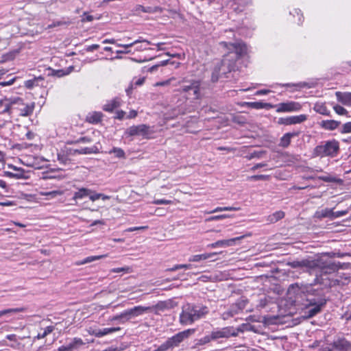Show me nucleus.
I'll return each instance as SVG.
<instances>
[{
    "instance_id": "nucleus-1",
    "label": "nucleus",
    "mask_w": 351,
    "mask_h": 351,
    "mask_svg": "<svg viewBox=\"0 0 351 351\" xmlns=\"http://www.w3.org/2000/svg\"><path fill=\"white\" fill-rule=\"evenodd\" d=\"M219 45L228 50V53L223 56L221 60V65L226 67L228 72H230L234 70L237 61L247 55V47L241 40L235 43L221 41Z\"/></svg>"
},
{
    "instance_id": "nucleus-2",
    "label": "nucleus",
    "mask_w": 351,
    "mask_h": 351,
    "mask_svg": "<svg viewBox=\"0 0 351 351\" xmlns=\"http://www.w3.org/2000/svg\"><path fill=\"white\" fill-rule=\"evenodd\" d=\"M208 313L209 310L206 306L187 303L182 308L179 317L180 324L182 326L192 324L205 317Z\"/></svg>"
},
{
    "instance_id": "nucleus-3",
    "label": "nucleus",
    "mask_w": 351,
    "mask_h": 351,
    "mask_svg": "<svg viewBox=\"0 0 351 351\" xmlns=\"http://www.w3.org/2000/svg\"><path fill=\"white\" fill-rule=\"evenodd\" d=\"M339 152V143L335 140L325 141L324 143L317 145L313 151L314 157H335Z\"/></svg>"
},
{
    "instance_id": "nucleus-4",
    "label": "nucleus",
    "mask_w": 351,
    "mask_h": 351,
    "mask_svg": "<svg viewBox=\"0 0 351 351\" xmlns=\"http://www.w3.org/2000/svg\"><path fill=\"white\" fill-rule=\"evenodd\" d=\"M14 116V106L12 98L3 97L0 99V129L12 123Z\"/></svg>"
},
{
    "instance_id": "nucleus-5",
    "label": "nucleus",
    "mask_w": 351,
    "mask_h": 351,
    "mask_svg": "<svg viewBox=\"0 0 351 351\" xmlns=\"http://www.w3.org/2000/svg\"><path fill=\"white\" fill-rule=\"evenodd\" d=\"M93 152V149L89 147L76 149L65 146L58 153V160L60 164L67 165L72 163L73 157L76 154H88Z\"/></svg>"
},
{
    "instance_id": "nucleus-6",
    "label": "nucleus",
    "mask_w": 351,
    "mask_h": 351,
    "mask_svg": "<svg viewBox=\"0 0 351 351\" xmlns=\"http://www.w3.org/2000/svg\"><path fill=\"white\" fill-rule=\"evenodd\" d=\"M195 332V328H189L179 332L171 337L168 338L166 341L160 345V350L162 351H167L169 349L178 347L184 340L188 339L191 335L194 334Z\"/></svg>"
},
{
    "instance_id": "nucleus-7",
    "label": "nucleus",
    "mask_w": 351,
    "mask_h": 351,
    "mask_svg": "<svg viewBox=\"0 0 351 351\" xmlns=\"http://www.w3.org/2000/svg\"><path fill=\"white\" fill-rule=\"evenodd\" d=\"M14 114L20 117H28L32 114L35 105L34 103L25 104L23 99L16 97L12 99Z\"/></svg>"
},
{
    "instance_id": "nucleus-8",
    "label": "nucleus",
    "mask_w": 351,
    "mask_h": 351,
    "mask_svg": "<svg viewBox=\"0 0 351 351\" xmlns=\"http://www.w3.org/2000/svg\"><path fill=\"white\" fill-rule=\"evenodd\" d=\"M152 134L151 128L145 124L130 126L125 131V134L128 136H141L147 139L150 138Z\"/></svg>"
},
{
    "instance_id": "nucleus-9",
    "label": "nucleus",
    "mask_w": 351,
    "mask_h": 351,
    "mask_svg": "<svg viewBox=\"0 0 351 351\" xmlns=\"http://www.w3.org/2000/svg\"><path fill=\"white\" fill-rule=\"evenodd\" d=\"M227 7L237 14L246 11L252 5V0H221Z\"/></svg>"
},
{
    "instance_id": "nucleus-10",
    "label": "nucleus",
    "mask_w": 351,
    "mask_h": 351,
    "mask_svg": "<svg viewBox=\"0 0 351 351\" xmlns=\"http://www.w3.org/2000/svg\"><path fill=\"white\" fill-rule=\"evenodd\" d=\"M278 113L297 112L302 109V106L299 102L289 101L274 105Z\"/></svg>"
},
{
    "instance_id": "nucleus-11",
    "label": "nucleus",
    "mask_w": 351,
    "mask_h": 351,
    "mask_svg": "<svg viewBox=\"0 0 351 351\" xmlns=\"http://www.w3.org/2000/svg\"><path fill=\"white\" fill-rule=\"evenodd\" d=\"M189 85L182 86L178 91L180 93H189L190 90H192L194 95V99H199L201 97L200 89H201V82L199 80H191L189 81Z\"/></svg>"
},
{
    "instance_id": "nucleus-12",
    "label": "nucleus",
    "mask_w": 351,
    "mask_h": 351,
    "mask_svg": "<svg viewBox=\"0 0 351 351\" xmlns=\"http://www.w3.org/2000/svg\"><path fill=\"white\" fill-rule=\"evenodd\" d=\"M237 334L234 332L233 326H227L222 328L220 330L211 332V338L213 340H217L221 338H230V337H237Z\"/></svg>"
},
{
    "instance_id": "nucleus-13",
    "label": "nucleus",
    "mask_w": 351,
    "mask_h": 351,
    "mask_svg": "<svg viewBox=\"0 0 351 351\" xmlns=\"http://www.w3.org/2000/svg\"><path fill=\"white\" fill-rule=\"evenodd\" d=\"M322 258H317L315 259H303L301 261L294 262L293 263V267H306L310 270H315L319 269L320 266Z\"/></svg>"
},
{
    "instance_id": "nucleus-14",
    "label": "nucleus",
    "mask_w": 351,
    "mask_h": 351,
    "mask_svg": "<svg viewBox=\"0 0 351 351\" xmlns=\"http://www.w3.org/2000/svg\"><path fill=\"white\" fill-rule=\"evenodd\" d=\"M339 267L335 263L324 260L322 258L320 262V266L318 270L320 272V275L322 274H330L335 272L339 269Z\"/></svg>"
},
{
    "instance_id": "nucleus-15",
    "label": "nucleus",
    "mask_w": 351,
    "mask_h": 351,
    "mask_svg": "<svg viewBox=\"0 0 351 351\" xmlns=\"http://www.w3.org/2000/svg\"><path fill=\"white\" fill-rule=\"evenodd\" d=\"M308 117L306 114H300L296 116H291L287 117H281L278 119V123L280 125H290L301 123L306 121Z\"/></svg>"
},
{
    "instance_id": "nucleus-16",
    "label": "nucleus",
    "mask_w": 351,
    "mask_h": 351,
    "mask_svg": "<svg viewBox=\"0 0 351 351\" xmlns=\"http://www.w3.org/2000/svg\"><path fill=\"white\" fill-rule=\"evenodd\" d=\"M152 309L151 306H136L123 311V315H128V319L132 317H137Z\"/></svg>"
},
{
    "instance_id": "nucleus-17",
    "label": "nucleus",
    "mask_w": 351,
    "mask_h": 351,
    "mask_svg": "<svg viewBox=\"0 0 351 351\" xmlns=\"http://www.w3.org/2000/svg\"><path fill=\"white\" fill-rule=\"evenodd\" d=\"M310 304L313 307L309 309L308 316L311 317L321 311L322 308L326 304V300L324 298L320 299L317 302L315 300H309Z\"/></svg>"
},
{
    "instance_id": "nucleus-18",
    "label": "nucleus",
    "mask_w": 351,
    "mask_h": 351,
    "mask_svg": "<svg viewBox=\"0 0 351 351\" xmlns=\"http://www.w3.org/2000/svg\"><path fill=\"white\" fill-rule=\"evenodd\" d=\"M251 234H248L246 235H243L241 237L230 239H225V240H219L215 243H213L209 245V247L212 248H215L217 247H223V246H230L232 245L236 241L241 240L243 239L245 237L250 236Z\"/></svg>"
},
{
    "instance_id": "nucleus-19",
    "label": "nucleus",
    "mask_w": 351,
    "mask_h": 351,
    "mask_svg": "<svg viewBox=\"0 0 351 351\" xmlns=\"http://www.w3.org/2000/svg\"><path fill=\"white\" fill-rule=\"evenodd\" d=\"M84 341L81 338L75 337L72 341L66 346H61L58 348V351H73L78 347L84 345Z\"/></svg>"
},
{
    "instance_id": "nucleus-20",
    "label": "nucleus",
    "mask_w": 351,
    "mask_h": 351,
    "mask_svg": "<svg viewBox=\"0 0 351 351\" xmlns=\"http://www.w3.org/2000/svg\"><path fill=\"white\" fill-rule=\"evenodd\" d=\"M120 330V327L105 328L103 329L93 330L92 331H89L88 332L90 335H93L96 337H101L105 335L119 331Z\"/></svg>"
},
{
    "instance_id": "nucleus-21",
    "label": "nucleus",
    "mask_w": 351,
    "mask_h": 351,
    "mask_svg": "<svg viewBox=\"0 0 351 351\" xmlns=\"http://www.w3.org/2000/svg\"><path fill=\"white\" fill-rule=\"evenodd\" d=\"M335 96L339 103L346 106H351V92L337 91Z\"/></svg>"
},
{
    "instance_id": "nucleus-22",
    "label": "nucleus",
    "mask_w": 351,
    "mask_h": 351,
    "mask_svg": "<svg viewBox=\"0 0 351 351\" xmlns=\"http://www.w3.org/2000/svg\"><path fill=\"white\" fill-rule=\"evenodd\" d=\"M350 282V276L348 274H343V275L339 276L335 279H332L330 281V285L343 287L348 285Z\"/></svg>"
},
{
    "instance_id": "nucleus-23",
    "label": "nucleus",
    "mask_w": 351,
    "mask_h": 351,
    "mask_svg": "<svg viewBox=\"0 0 351 351\" xmlns=\"http://www.w3.org/2000/svg\"><path fill=\"white\" fill-rule=\"evenodd\" d=\"M300 132L285 133L280 139L279 146L283 148L288 147L291 142V138L299 136Z\"/></svg>"
},
{
    "instance_id": "nucleus-24",
    "label": "nucleus",
    "mask_w": 351,
    "mask_h": 351,
    "mask_svg": "<svg viewBox=\"0 0 351 351\" xmlns=\"http://www.w3.org/2000/svg\"><path fill=\"white\" fill-rule=\"evenodd\" d=\"M103 117L102 112L93 111L86 116L85 121L91 124H98L102 121Z\"/></svg>"
},
{
    "instance_id": "nucleus-25",
    "label": "nucleus",
    "mask_w": 351,
    "mask_h": 351,
    "mask_svg": "<svg viewBox=\"0 0 351 351\" xmlns=\"http://www.w3.org/2000/svg\"><path fill=\"white\" fill-rule=\"evenodd\" d=\"M244 106L253 108V109H267L269 110L274 108V105L270 103H265L262 101H252V102H245Z\"/></svg>"
},
{
    "instance_id": "nucleus-26",
    "label": "nucleus",
    "mask_w": 351,
    "mask_h": 351,
    "mask_svg": "<svg viewBox=\"0 0 351 351\" xmlns=\"http://www.w3.org/2000/svg\"><path fill=\"white\" fill-rule=\"evenodd\" d=\"M121 106V99L118 97L109 100L103 106L102 109L108 112H112Z\"/></svg>"
},
{
    "instance_id": "nucleus-27",
    "label": "nucleus",
    "mask_w": 351,
    "mask_h": 351,
    "mask_svg": "<svg viewBox=\"0 0 351 351\" xmlns=\"http://www.w3.org/2000/svg\"><path fill=\"white\" fill-rule=\"evenodd\" d=\"M341 122L336 120H323L320 123L322 128L326 130H335L339 128Z\"/></svg>"
},
{
    "instance_id": "nucleus-28",
    "label": "nucleus",
    "mask_w": 351,
    "mask_h": 351,
    "mask_svg": "<svg viewBox=\"0 0 351 351\" xmlns=\"http://www.w3.org/2000/svg\"><path fill=\"white\" fill-rule=\"evenodd\" d=\"M217 254H218L217 252H210V253H204V254H195V255L191 256L189 258V261L190 262H199L201 261H204V260H206L208 258H211L213 256H216Z\"/></svg>"
},
{
    "instance_id": "nucleus-29",
    "label": "nucleus",
    "mask_w": 351,
    "mask_h": 351,
    "mask_svg": "<svg viewBox=\"0 0 351 351\" xmlns=\"http://www.w3.org/2000/svg\"><path fill=\"white\" fill-rule=\"evenodd\" d=\"M314 110L322 115L330 116V111L328 109L324 103H316L313 108Z\"/></svg>"
},
{
    "instance_id": "nucleus-30",
    "label": "nucleus",
    "mask_w": 351,
    "mask_h": 351,
    "mask_svg": "<svg viewBox=\"0 0 351 351\" xmlns=\"http://www.w3.org/2000/svg\"><path fill=\"white\" fill-rule=\"evenodd\" d=\"M12 168L15 171L14 173L12 172H7V175L10 178H14L17 179H21V178H26L27 176H25L26 172L25 170L22 168H18L16 167H12Z\"/></svg>"
},
{
    "instance_id": "nucleus-31",
    "label": "nucleus",
    "mask_w": 351,
    "mask_h": 351,
    "mask_svg": "<svg viewBox=\"0 0 351 351\" xmlns=\"http://www.w3.org/2000/svg\"><path fill=\"white\" fill-rule=\"evenodd\" d=\"M332 215H333V209L326 208L321 210H317L315 217L317 219L329 218L332 219Z\"/></svg>"
},
{
    "instance_id": "nucleus-32",
    "label": "nucleus",
    "mask_w": 351,
    "mask_h": 351,
    "mask_svg": "<svg viewBox=\"0 0 351 351\" xmlns=\"http://www.w3.org/2000/svg\"><path fill=\"white\" fill-rule=\"evenodd\" d=\"M91 193L92 191L88 189L81 188L74 193L73 199L74 200L82 199L85 197L88 196Z\"/></svg>"
},
{
    "instance_id": "nucleus-33",
    "label": "nucleus",
    "mask_w": 351,
    "mask_h": 351,
    "mask_svg": "<svg viewBox=\"0 0 351 351\" xmlns=\"http://www.w3.org/2000/svg\"><path fill=\"white\" fill-rule=\"evenodd\" d=\"M74 69L73 66H70L67 67L66 69H58V70H52L51 75L53 76H56L58 77H63L64 75H69L71 73Z\"/></svg>"
},
{
    "instance_id": "nucleus-34",
    "label": "nucleus",
    "mask_w": 351,
    "mask_h": 351,
    "mask_svg": "<svg viewBox=\"0 0 351 351\" xmlns=\"http://www.w3.org/2000/svg\"><path fill=\"white\" fill-rule=\"evenodd\" d=\"M106 257H108V254H102V255H99V256H90L86 257V258H84L82 261H80L79 263H77L76 265H81L88 263H90V262H93V261H97V260L101 259L103 258H106Z\"/></svg>"
},
{
    "instance_id": "nucleus-35",
    "label": "nucleus",
    "mask_w": 351,
    "mask_h": 351,
    "mask_svg": "<svg viewBox=\"0 0 351 351\" xmlns=\"http://www.w3.org/2000/svg\"><path fill=\"white\" fill-rule=\"evenodd\" d=\"M318 179L326 182L342 183L343 182L341 179L330 175L320 176L318 177Z\"/></svg>"
},
{
    "instance_id": "nucleus-36",
    "label": "nucleus",
    "mask_w": 351,
    "mask_h": 351,
    "mask_svg": "<svg viewBox=\"0 0 351 351\" xmlns=\"http://www.w3.org/2000/svg\"><path fill=\"white\" fill-rule=\"evenodd\" d=\"M19 53V49L12 50L3 55L2 62H7L13 60L16 56Z\"/></svg>"
},
{
    "instance_id": "nucleus-37",
    "label": "nucleus",
    "mask_w": 351,
    "mask_h": 351,
    "mask_svg": "<svg viewBox=\"0 0 351 351\" xmlns=\"http://www.w3.org/2000/svg\"><path fill=\"white\" fill-rule=\"evenodd\" d=\"M108 153L114 154V156L118 158L125 159L126 157L124 150L120 147H113Z\"/></svg>"
},
{
    "instance_id": "nucleus-38",
    "label": "nucleus",
    "mask_w": 351,
    "mask_h": 351,
    "mask_svg": "<svg viewBox=\"0 0 351 351\" xmlns=\"http://www.w3.org/2000/svg\"><path fill=\"white\" fill-rule=\"evenodd\" d=\"M285 213L282 210H278L274 213L271 215L269 216V221L272 223L276 222L285 217Z\"/></svg>"
},
{
    "instance_id": "nucleus-39",
    "label": "nucleus",
    "mask_w": 351,
    "mask_h": 351,
    "mask_svg": "<svg viewBox=\"0 0 351 351\" xmlns=\"http://www.w3.org/2000/svg\"><path fill=\"white\" fill-rule=\"evenodd\" d=\"M239 210V208L233 207V206H224V207L218 206V207L215 208V209H213V210L206 211L205 213L206 214H212V213H217V212L232 211V210Z\"/></svg>"
},
{
    "instance_id": "nucleus-40",
    "label": "nucleus",
    "mask_w": 351,
    "mask_h": 351,
    "mask_svg": "<svg viewBox=\"0 0 351 351\" xmlns=\"http://www.w3.org/2000/svg\"><path fill=\"white\" fill-rule=\"evenodd\" d=\"M155 308L158 311H165L170 308L169 302L167 301H160L158 302L155 306H152V308Z\"/></svg>"
},
{
    "instance_id": "nucleus-41",
    "label": "nucleus",
    "mask_w": 351,
    "mask_h": 351,
    "mask_svg": "<svg viewBox=\"0 0 351 351\" xmlns=\"http://www.w3.org/2000/svg\"><path fill=\"white\" fill-rule=\"evenodd\" d=\"M192 268L191 264H178L174 265L173 267L168 268L166 269L167 271H174L180 269H190Z\"/></svg>"
},
{
    "instance_id": "nucleus-42",
    "label": "nucleus",
    "mask_w": 351,
    "mask_h": 351,
    "mask_svg": "<svg viewBox=\"0 0 351 351\" xmlns=\"http://www.w3.org/2000/svg\"><path fill=\"white\" fill-rule=\"evenodd\" d=\"M54 330V326H49L46 327L43 333H38L37 336L35 337L38 339H43L49 334L51 333Z\"/></svg>"
},
{
    "instance_id": "nucleus-43",
    "label": "nucleus",
    "mask_w": 351,
    "mask_h": 351,
    "mask_svg": "<svg viewBox=\"0 0 351 351\" xmlns=\"http://www.w3.org/2000/svg\"><path fill=\"white\" fill-rule=\"evenodd\" d=\"M270 176L269 175H254L248 176L247 180L250 181H257V180H269Z\"/></svg>"
},
{
    "instance_id": "nucleus-44",
    "label": "nucleus",
    "mask_w": 351,
    "mask_h": 351,
    "mask_svg": "<svg viewBox=\"0 0 351 351\" xmlns=\"http://www.w3.org/2000/svg\"><path fill=\"white\" fill-rule=\"evenodd\" d=\"M334 111L339 115H346L348 114V111L343 106L336 104L333 106Z\"/></svg>"
},
{
    "instance_id": "nucleus-45",
    "label": "nucleus",
    "mask_w": 351,
    "mask_h": 351,
    "mask_svg": "<svg viewBox=\"0 0 351 351\" xmlns=\"http://www.w3.org/2000/svg\"><path fill=\"white\" fill-rule=\"evenodd\" d=\"M23 311V308H8L5 310L0 311V317L3 315L13 313H19Z\"/></svg>"
},
{
    "instance_id": "nucleus-46",
    "label": "nucleus",
    "mask_w": 351,
    "mask_h": 351,
    "mask_svg": "<svg viewBox=\"0 0 351 351\" xmlns=\"http://www.w3.org/2000/svg\"><path fill=\"white\" fill-rule=\"evenodd\" d=\"M339 70L341 73H348L351 72V62H343L339 67Z\"/></svg>"
},
{
    "instance_id": "nucleus-47",
    "label": "nucleus",
    "mask_w": 351,
    "mask_h": 351,
    "mask_svg": "<svg viewBox=\"0 0 351 351\" xmlns=\"http://www.w3.org/2000/svg\"><path fill=\"white\" fill-rule=\"evenodd\" d=\"M252 326L250 324H242L238 328H234V332H237V335L239 332H243L246 330H250Z\"/></svg>"
},
{
    "instance_id": "nucleus-48",
    "label": "nucleus",
    "mask_w": 351,
    "mask_h": 351,
    "mask_svg": "<svg viewBox=\"0 0 351 351\" xmlns=\"http://www.w3.org/2000/svg\"><path fill=\"white\" fill-rule=\"evenodd\" d=\"M132 270L131 267L126 266V267H123L113 268L110 270V272L111 273L123 272L125 274H128V273L132 272Z\"/></svg>"
},
{
    "instance_id": "nucleus-49",
    "label": "nucleus",
    "mask_w": 351,
    "mask_h": 351,
    "mask_svg": "<svg viewBox=\"0 0 351 351\" xmlns=\"http://www.w3.org/2000/svg\"><path fill=\"white\" fill-rule=\"evenodd\" d=\"M341 134L351 133V121L346 122L341 125L339 130Z\"/></svg>"
},
{
    "instance_id": "nucleus-50",
    "label": "nucleus",
    "mask_w": 351,
    "mask_h": 351,
    "mask_svg": "<svg viewBox=\"0 0 351 351\" xmlns=\"http://www.w3.org/2000/svg\"><path fill=\"white\" fill-rule=\"evenodd\" d=\"M38 79L43 80L42 77H39ZM38 78H34L32 80H28L25 82V86L28 89H32L36 84Z\"/></svg>"
},
{
    "instance_id": "nucleus-51",
    "label": "nucleus",
    "mask_w": 351,
    "mask_h": 351,
    "mask_svg": "<svg viewBox=\"0 0 351 351\" xmlns=\"http://www.w3.org/2000/svg\"><path fill=\"white\" fill-rule=\"evenodd\" d=\"M62 194H63L62 191H49V192H45V193H41L42 195L49 196L51 198H54L56 196L62 195Z\"/></svg>"
},
{
    "instance_id": "nucleus-52",
    "label": "nucleus",
    "mask_w": 351,
    "mask_h": 351,
    "mask_svg": "<svg viewBox=\"0 0 351 351\" xmlns=\"http://www.w3.org/2000/svg\"><path fill=\"white\" fill-rule=\"evenodd\" d=\"M152 203L154 204H156V205H160V204L168 205V204H173V202L171 200L165 199H156L152 202Z\"/></svg>"
},
{
    "instance_id": "nucleus-53",
    "label": "nucleus",
    "mask_w": 351,
    "mask_h": 351,
    "mask_svg": "<svg viewBox=\"0 0 351 351\" xmlns=\"http://www.w3.org/2000/svg\"><path fill=\"white\" fill-rule=\"evenodd\" d=\"M90 141H91V139L89 137L82 136L75 141H69L68 143H69V144L80 143H90Z\"/></svg>"
},
{
    "instance_id": "nucleus-54",
    "label": "nucleus",
    "mask_w": 351,
    "mask_h": 351,
    "mask_svg": "<svg viewBox=\"0 0 351 351\" xmlns=\"http://www.w3.org/2000/svg\"><path fill=\"white\" fill-rule=\"evenodd\" d=\"M228 217V215H214L208 217L206 219V221H217L226 219Z\"/></svg>"
},
{
    "instance_id": "nucleus-55",
    "label": "nucleus",
    "mask_w": 351,
    "mask_h": 351,
    "mask_svg": "<svg viewBox=\"0 0 351 351\" xmlns=\"http://www.w3.org/2000/svg\"><path fill=\"white\" fill-rule=\"evenodd\" d=\"M348 213V210H339L337 212L333 211V215H332V219H335L338 217H343Z\"/></svg>"
},
{
    "instance_id": "nucleus-56",
    "label": "nucleus",
    "mask_w": 351,
    "mask_h": 351,
    "mask_svg": "<svg viewBox=\"0 0 351 351\" xmlns=\"http://www.w3.org/2000/svg\"><path fill=\"white\" fill-rule=\"evenodd\" d=\"M69 24H71L70 21H56V22H53V23L49 25L48 28L50 29V28H53V27L61 26V25H68Z\"/></svg>"
},
{
    "instance_id": "nucleus-57",
    "label": "nucleus",
    "mask_w": 351,
    "mask_h": 351,
    "mask_svg": "<svg viewBox=\"0 0 351 351\" xmlns=\"http://www.w3.org/2000/svg\"><path fill=\"white\" fill-rule=\"evenodd\" d=\"M211 341H213V338H211V334H210V335H206L204 337L201 338L199 340V344L204 345V344L208 343Z\"/></svg>"
},
{
    "instance_id": "nucleus-58",
    "label": "nucleus",
    "mask_w": 351,
    "mask_h": 351,
    "mask_svg": "<svg viewBox=\"0 0 351 351\" xmlns=\"http://www.w3.org/2000/svg\"><path fill=\"white\" fill-rule=\"evenodd\" d=\"M161 11H162V9L158 6H155V7L148 6V7H145V12L154 13V12H161Z\"/></svg>"
},
{
    "instance_id": "nucleus-59",
    "label": "nucleus",
    "mask_w": 351,
    "mask_h": 351,
    "mask_svg": "<svg viewBox=\"0 0 351 351\" xmlns=\"http://www.w3.org/2000/svg\"><path fill=\"white\" fill-rule=\"evenodd\" d=\"M148 228L149 227L147 226L130 227V228L125 229L124 230V232H134V231H136V230H147Z\"/></svg>"
},
{
    "instance_id": "nucleus-60",
    "label": "nucleus",
    "mask_w": 351,
    "mask_h": 351,
    "mask_svg": "<svg viewBox=\"0 0 351 351\" xmlns=\"http://www.w3.org/2000/svg\"><path fill=\"white\" fill-rule=\"evenodd\" d=\"M170 63L173 64V62H170V60H169L161 61L159 64L152 66L150 68V71H155V70L157 69V68L158 66H165V65H167L168 64H170Z\"/></svg>"
},
{
    "instance_id": "nucleus-61",
    "label": "nucleus",
    "mask_w": 351,
    "mask_h": 351,
    "mask_svg": "<svg viewBox=\"0 0 351 351\" xmlns=\"http://www.w3.org/2000/svg\"><path fill=\"white\" fill-rule=\"evenodd\" d=\"M125 115V112L123 110H117L115 113L114 119L122 120Z\"/></svg>"
},
{
    "instance_id": "nucleus-62",
    "label": "nucleus",
    "mask_w": 351,
    "mask_h": 351,
    "mask_svg": "<svg viewBox=\"0 0 351 351\" xmlns=\"http://www.w3.org/2000/svg\"><path fill=\"white\" fill-rule=\"evenodd\" d=\"M102 193H91L88 196L90 199L93 202L96 201L101 197Z\"/></svg>"
},
{
    "instance_id": "nucleus-63",
    "label": "nucleus",
    "mask_w": 351,
    "mask_h": 351,
    "mask_svg": "<svg viewBox=\"0 0 351 351\" xmlns=\"http://www.w3.org/2000/svg\"><path fill=\"white\" fill-rule=\"evenodd\" d=\"M83 17L82 19V22H90L93 21V16L92 15L88 14L86 12H84L83 14Z\"/></svg>"
},
{
    "instance_id": "nucleus-64",
    "label": "nucleus",
    "mask_w": 351,
    "mask_h": 351,
    "mask_svg": "<svg viewBox=\"0 0 351 351\" xmlns=\"http://www.w3.org/2000/svg\"><path fill=\"white\" fill-rule=\"evenodd\" d=\"M233 121L241 125H243L246 123L245 119L239 116L234 117L233 118Z\"/></svg>"
}]
</instances>
